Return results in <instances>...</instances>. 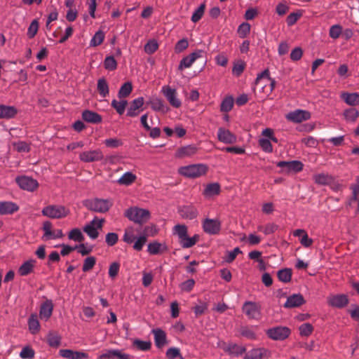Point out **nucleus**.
Here are the masks:
<instances>
[{
  "label": "nucleus",
  "instance_id": "nucleus-1",
  "mask_svg": "<svg viewBox=\"0 0 359 359\" xmlns=\"http://www.w3.org/2000/svg\"><path fill=\"white\" fill-rule=\"evenodd\" d=\"M255 85V88L260 87L262 92L268 96L273 92L276 81L270 77L269 69H265L257 75Z\"/></svg>",
  "mask_w": 359,
  "mask_h": 359
},
{
  "label": "nucleus",
  "instance_id": "nucleus-2",
  "mask_svg": "<svg viewBox=\"0 0 359 359\" xmlns=\"http://www.w3.org/2000/svg\"><path fill=\"white\" fill-rule=\"evenodd\" d=\"M112 202L109 199L95 198L86 200L84 205L90 211L105 213L112 206Z\"/></svg>",
  "mask_w": 359,
  "mask_h": 359
},
{
  "label": "nucleus",
  "instance_id": "nucleus-3",
  "mask_svg": "<svg viewBox=\"0 0 359 359\" xmlns=\"http://www.w3.org/2000/svg\"><path fill=\"white\" fill-rule=\"evenodd\" d=\"M124 215L135 223L142 224L149 219L150 212L146 209L132 207L126 210Z\"/></svg>",
  "mask_w": 359,
  "mask_h": 359
},
{
  "label": "nucleus",
  "instance_id": "nucleus-4",
  "mask_svg": "<svg viewBox=\"0 0 359 359\" xmlns=\"http://www.w3.org/2000/svg\"><path fill=\"white\" fill-rule=\"evenodd\" d=\"M207 170L208 167L204 164H193L180 167L178 172L182 176L196 178L205 175Z\"/></svg>",
  "mask_w": 359,
  "mask_h": 359
},
{
  "label": "nucleus",
  "instance_id": "nucleus-5",
  "mask_svg": "<svg viewBox=\"0 0 359 359\" xmlns=\"http://www.w3.org/2000/svg\"><path fill=\"white\" fill-rule=\"evenodd\" d=\"M42 215L52 219H60L65 217L69 213V210L63 205H50L43 208Z\"/></svg>",
  "mask_w": 359,
  "mask_h": 359
},
{
  "label": "nucleus",
  "instance_id": "nucleus-6",
  "mask_svg": "<svg viewBox=\"0 0 359 359\" xmlns=\"http://www.w3.org/2000/svg\"><path fill=\"white\" fill-rule=\"evenodd\" d=\"M104 222V219H98L97 217H95L92 221L85 225L83 227V231L90 239L95 240L98 237V230H101L102 229Z\"/></svg>",
  "mask_w": 359,
  "mask_h": 359
},
{
  "label": "nucleus",
  "instance_id": "nucleus-7",
  "mask_svg": "<svg viewBox=\"0 0 359 359\" xmlns=\"http://www.w3.org/2000/svg\"><path fill=\"white\" fill-rule=\"evenodd\" d=\"M242 311L249 319L258 320L262 317L261 306L255 302L247 301L244 302Z\"/></svg>",
  "mask_w": 359,
  "mask_h": 359
},
{
  "label": "nucleus",
  "instance_id": "nucleus-8",
  "mask_svg": "<svg viewBox=\"0 0 359 359\" xmlns=\"http://www.w3.org/2000/svg\"><path fill=\"white\" fill-rule=\"evenodd\" d=\"M290 330L287 327L278 326L269 328L266 330L267 336L276 341H283L287 339L290 334Z\"/></svg>",
  "mask_w": 359,
  "mask_h": 359
},
{
  "label": "nucleus",
  "instance_id": "nucleus-9",
  "mask_svg": "<svg viewBox=\"0 0 359 359\" xmlns=\"http://www.w3.org/2000/svg\"><path fill=\"white\" fill-rule=\"evenodd\" d=\"M15 182L20 189L30 192L34 191L39 187L36 180L26 175L18 176Z\"/></svg>",
  "mask_w": 359,
  "mask_h": 359
},
{
  "label": "nucleus",
  "instance_id": "nucleus-10",
  "mask_svg": "<svg viewBox=\"0 0 359 359\" xmlns=\"http://www.w3.org/2000/svg\"><path fill=\"white\" fill-rule=\"evenodd\" d=\"M161 92L165 97L172 107L175 108H179L181 107L182 102L177 97L176 89L171 88L170 86L165 85L161 88Z\"/></svg>",
  "mask_w": 359,
  "mask_h": 359
},
{
  "label": "nucleus",
  "instance_id": "nucleus-11",
  "mask_svg": "<svg viewBox=\"0 0 359 359\" xmlns=\"http://www.w3.org/2000/svg\"><path fill=\"white\" fill-rule=\"evenodd\" d=\"M271 357V351L264 347L254 348L250 350L243 359H264Z\"/></svg>",
  "mask_w": 359,
  "mask_h": 359
},
{
  "label": "nucleus",
  "instance_id": "nucleus-12",
  "mask_svg": "<svg viewBox=\"0 0 359 359\" xmlns=\"http://www.w3.org/2000/svg\"><path fill=\"white\" fill-rule=\"evenodd\" d=\"M203 229L208 234H217L221 230V222L219 219L206 218L203 222Z\"/></svg>",
  "mask_w": 359,
  "mask_h": 359
},
{
  "label": "nucleus",
  "instance_id": "nucleus-13",
  "mask_svg": "<svg viewBox=\"0 0 359 359\" xmlns=\"http://www.w3.org/2000/svg\"><path fill=\"white\" fill-rule=\"evenodd\" d=\"M104 155L100 149L83 151L79 154V159L85 163H91L102 160Z\"/></svg>",
  "mask_w": 359,
  "mask_h": 359
},
{
  "label": "nucleus",
  "instance_id": "nucleus-14",
  "mask_svg": "<svg viewBox=\"0 0 359 359\" xmlns=\"http://www.w3.org/2000/svg\"><path fill=\"white\" fill-rule=\"evenodd\" d=\"M203 53V50H196L189 55L184 57L180 62L178 69L183 70L184 68H189L198 58L202 57Z\"/></svg>",
  "mask_w": 359,
  "mask_h": 359
},
{
  "label": "nucleus",
  "instance_id": "nucleus-15",
  "mask_svg": "<svg viewBox=\"0 0 359 359\" xmlns=\"http://www.w3.org/2000/svg\"><path fill=\"white\" fill-rule=\"evenodd\" d=\"M310 118V113L302 109L294 110L286 115V118L294 123H301L304 121L309 120Z\"/></svg>",
  "mask_w": 359,
  "mask_h": 359
},
{
  "label": "nucleus",
  "instance_id": "nucleus-16",
  "mask_svg": "<svg viewBox=\"0 0 359 359\" xmlns=\"http://www.w3.org/2000/svg\"><path fill=\"white\" fill-rule=\"evenodd\" d=\"M217 138L224 144H234L237 142L236 135L224 128H219L218 129Z\"/></svg>",
  "mask_w": 359,
  "mask_h": 359
},
{
  "label": "nucleus",
  "instance_id": "nucleus-17",
  "mask_svg": "<svg viewBox=\"0 0 359 359\" xmlns=\"http://www.w3.org/2000/svg\"><path fill=\"white\" fill-rule=\"evenodd\" d=\"M277 166L285 168L287 172H299L303 170L304 165L299 161H279Z\"/></svg>",
  "mask_w": 359,
  "mask_h": 359
},
{
  "label": "nucleus",
  "instance_id": "nucleus-18",
  "mask_svg": "<svg viewBox=\"0 0 359 359\" xmlns=\"http://www.w3.org/2000/svg\"><path fill=\"white\" fill-rule=\"evenodd\" d=\"M327 303L333 307L343 308L348 304V299L346 294L331 295L327 297Z\"/></svg>",
  "mask_w": 359,
  "mask_h": 359
},
{
  "label": "nucleus",
  "instance_id": "nucleus-19",
  "mask_svg": "<svg viewBox=\"0 0 359 359\" xmlns=\"http://www.w3.org/2000/svg\"><path fill=\"white\" fill-rule=\"evenodd\" d=\"M180 215L186 219H194L197 217L198 211L194 205H183L178 210Z\"/></svg>",
  "mask_w": 359,
  "mask_h": 359
},
{
  "label": "nucleus",
  "instance_id": "nucleus-20",
  "mask_svg": "<svg viewBox=\"0 0 359 359\" xmlns=\"http://www.w3.org/2000/svg\"><path fill=\"white\" fill-rule=\"evenodd\" d=\"M304 303V298L301 294H294L287 298L283 306L287 309H292L299 307Z\"/></svg>",
  "mask_w": 359,
  "mask_h": 359
},
{
  "label": "nucleus",
  "instance_id": "nucleus-21",
  "mask_svg": "<svg viewBox=\"0 0 359 359\" xmlns=\"http://www.w3.org/2000/svg\"><path fill=\"white\" fill-rule=\"evenodd\" d=\"M59 355L67 359H86L88 355L84 352L76 351L71 349H61L59 351Z\"/></svg>",
  "mask_w": 359,
  "mask_h": 359
},
{
  "label": "nucleus",
  "instance_id": "nucleus-22",
  "mask_svg": "<svg viewBox=\"0 0 359 359\" xmlns=\"http://www.w3.org/2000/svg\"><path fill=\"white\" fill-rule=\"evenodd\" d=\"M19 210V206L12 201H0V215H11Z\"/></svg>",
  "mask_w": 359,
  "mask_h": 359
},
{
  "label": "nucleus",
  "instance_id": "nucleus-23",
  "mask_svg": "<svg viewBox=\"0 0 359 359\" xmlns=\"http://www.w3.org/2000/svg\"><path fill=\"white\" fill-rule=\"evenodd\" d=\"M147 104H149L151 108L155 111L166 112L168 109L164 101L157 97H150Z\"/></svg>",
  "mask_w": 359,
  "mask_h": 359
},
{
  "label": "nucleus",
  "instance_id": "nucleus-24",
  "mask_svg": "<svg viewBox=\"0 0 359 359\" xmlns=\"http://www.w3.org/2000/svg\"><path fill=\"white\" fill-rule=\"evenodd\" d=\"M152 333L154 337L155 345L157 348H161L167 344L166 333L161 329H154Z\"/></svg>",
  "mask_w": 359,
  "mask_h": 359
},
{
  "label": "nucleus",
  "instance_id": "nucleus-25",
  "mask_svg": "<svg viewBox=\"0 0 359 359\" xmlns=\"http://www.w3.org/2000/svg\"><path fill=\"white\" fill-rule=\"evenodd\" d=\"M53 310V305L51 300L48 299L44 302L40 308L39 316L41 319L48 320L52 316Z\"/></svg>",
  "mask_w": 359,
  "mask_h": 359
},
{
  "label": "nucleus",
  "instance_id": "nucleus-26",
  "mask_svg": "<svg viewBox=\"0 0 359 359\" xmlns=\"http://www.w3.org/2000/svg\"><path fill=\"white\" fill-rule=\"evenodd\" d=\"M314 182L320 186L330 185L334 182V177L327 173H317L313 175Z\"/></svg>",
  "mask_w": 359,
  "mask_h": 359
},
{
  "label": "nucleus",
  "instance_id": "nucleus-27",
  "mask_svg": "<svg viewBox=\"0 0 359 359\" xmlns=\"http://www.w3.org/2000/svg\"><path fill=\"white\" fill-rule=\"evenodd\" d=\"M221 191V187L219 183H210L206 185L205 188L203 191V195L207 198H210L215 196H217L219 194Z\"/></svg>",
  "mask_w": 359,
  "mask_h": 359
},
{
  "label": "nucleus",
  "instance_id": "nucleus-28",
  "mask_svg": "<svg viewBox=\"0 0 359 359\" xmlns=\"http://www.w3.org/2000/svg\"><path fill=\"white\" fill-rule=\"evenodd\" d=\"M341 99L350 106L359 105V93H346L343 92L340 95Z\"/></svg>",
  "mask_w": 359,
  "mask_h": 359
},
{
  "label": "nucleus",
  "instance_id": "nucleus-29",
  "mask_svg": "<svg viewBox=\"0 0 359 359\" xmlns=\"http://www.w3.org/2000/svg\"><path fill=\"white\" fill-rule=\"evenodd\" d=\"M223 349L229 355L238 356L245 353L246 348L245 346L238 345L236 344H229L223 347Z\"/></svg>",
  "mask_w": 359,
  "mask_h": 359
},
{
  "label": "nucleus",
  "instance_id": "nucleus-30",
  "mask_svg": "<svg viewBox=\"0 0 359 359\" xmlns=\"http://www.w3.org/2000/svg\"><path fill=\"white\" fill-rule=\"evenodd\" d=\"M82 118L90 123H100L102 122V116L97 112L90 110H84L82 112Z\"/></svg>",
  "mask_w": 359,
  "mask_h": 359
},
{
  "label": "nucleus",
  "instance_id": "nucleus-31",
  "mask_svg": "<svg viewBox=\"0 0 359 359\" xmlns=\"http://www.w3.org/2000/svg\"><path fill=\"white\" fill-rule=\"evenodd\" d=\"M17 109L13 106L0 105V118H12L17 114Z\"/></svg>",
  "mask_w": 359,
  "mask_h": 359
},
{
  "label": "nucleus",
  "instance_id": "nucleus-32",
  "mask_svg": "<svg viewBox=\"0 0 359 359\" xmlns=\"http://www.w3.org/2000/svg\"><path fill=\"white\" fill-rule=\"evenodd\" d=\"M198 151V149L194 145H187L180 148L177 153L176 156L178 158H184L185 156H191L194 155Z\"/></svg>",
  "mask_w": 359,
  "mask_h": 359
},
{
  "label": "nucleus",
  "instance_id": "nucleus-33",
  "mask_svg": "<svg viewBox=\"0 0 359 359\" xmlns=\"http://www.w3.org/2000/svg\"><path fill=\"white\" fill-rule=\"evenodd\" d=\"M28 326L32 334L37 333L40 330V324L36 313H32L28 319Z\"/></svg>",
  "mask_w": 359,
  "mask_h": 359
},
{
  "label": "nucleus",
  "instance_id": "nucleus-34",
  "mask_svg": "<svg viewBox=\"0 0 359 359\" xmlns=\"http://www.w3.org/2000/svg\"><path fill=\"white\" fill-rule=\"evenodd\" d=\"M34 260H28L25 262L18 269V273L25 276L33 271L34 266Z\"/></svg>",
  "mask_w": 359,
  "mask_h": 359
},
{
  "label": "nucleus",
  "instance_id": "nucleus-35",
  "mask_svg": "<svg viewBox=\"0 0 359 359\" xmlns=\"http://www.w3.org/2000/svg\"><path fill=\"white\" fill-rule=\"evenodd\" d=\"M97 91L102 97H106L109 93V86L104 78L99 79L97 84Z\"/></svg>",
  "mask_w": 359,
  "mask_h": 359
},
{
  "label": "nucleus",
  "instance_id": "nucleus-36",
  "mask_svg": "<svg viewBox=\"0 0 359 359\" xmlns=\"http://www.w3.org/2000/svg\"><path fill=\"white\" fill-rule=\"evenodd\" d=\"M136 179V176L131 172H125L118 180L117 182L121 185L128 186L133 183Z\"/></svg>",
  "mask_w": 359,
  "mask_h": 359
},
{
  "label": "nucleus",
  "instance_id": "nucleus-37",
  "mask_svg": "<svg viewBox=\"0 0 359 359\" xmlns=\"http://www.w3.org/2000/svg\"><path fill=\"white\" fill-rule=\"evenodd\" d=\"M198 239L199 236L197 234H195L192 237H189L187 235L184 238H183V239L180 241V243L182 248H189L194 246L198 241Z\"/></svg>",
  "mask_w": 359,
  "mask_h": 359
},
{
  "label": "nucleus",
  "instance_id": "nucleus-38",
  "mask_svg": "<svg viewBox=\"0 0 359 359\" xmlns=\"http://www.w3.org/2000/svg\"><path fill=\"white\" fill-rule=\"evenodd\" d=\"M277 276L280 281L289 283L292 278V269L289 268L280 269L278 271Z\"/></svg>",
  "mask_w": 359,
  "mask_h": 359
},
{
  "label": "nucleus",
  "instance_id": "nucleus-39",
  "mask_svg": "<svg viewBox=\"0 0 359 359\" xmlns=\"http://www.w3.org/2000/svg\"><path fill=\"white\" fill-rule=\"evenodd\" d=\"M344 116L346 121L353 123L359 116V111L355 108H349L344 111Z\"/></svg>",
  "mask_w": 359,
  "mask_h": 359
},
{
  "label": "nucleus",
  "instance_id": "nucleus-40",
  "mask_svg": "<svg viewBox=\"0 0 359 359\" xmlns=\"http://www.w3.org/2000/svg\"><path fill=\"white\" fill-rule=\"evenodd\" d=\"M133 346L137 348L138 350L147 351L151 348V343L150 341H142L138 339H135L133 341Z\"/></svg>",
  "mask_w": 359,
  "mask_h": 359
},
{
  "label": "nucleus",
  "instance_id": "nucleus-41",
  "mask_svg": "<svg viewBox=\"0 0 359 359\" xmlns=\"http://www.w3.org/2000/svg\"><path fill=\"white\" fill-rule=\"evenodd\" d=\"M233 106V98L232 96L226 97L222 102L220 105V110L222 112L230 111Z\"/></svg>",
  "mask_w": 359,
  "mask_h": 359
},
{
  "label": "nucleus",
  "instance_id": "nucleus-42",
  "mask_svg": "<svg viewBox=\"0 0 359 359\" xmlns=\"http://www.w3.org/2000/svg\"><path fill=\"white\" fill-rule=\"evenodd\" d=\"M165 249V248L164 246H163L162 244H161L158 242L155 241L153 243H150L148 245L147 251L151 255H157V254L161 252Z\"/></svg>",
  "mask_w": 359,
  "mask_h": 359
},
{
  "label": "nucleus",
  "instance_id": "nucleus-43",
  "mask_svg": "<svg viewBox=\"0 0 359 359\" xmlns=\"http://www.w3.org/2000/svg\"><path fill=\"white\" fill-rule=\"evenodd\" d=\"M133 90L132 83L130 82L124 83L120 88L118 96L119 98L128 97Z\"/></svg>",
  "mask_w": 359,
  "mask_h": 359
},
{
  "label": "nucleus",
  "instance_id": "nucleus-44",
  "mask_svg": "<svg viewBox=\"0 0 359 359\" xmlns=\"http://www.w3.org/2000/svg\"><path fill=\"white\" fill-rule=\"evenodd\" d=\"M127 104L128 102L126 100L117 101L116 100H113L111 101V107H114L116 112L120 115L124 113Z\"/></svg>",
  "mask_w": 359,
  "mask_h": 359
},
{
  "label": "nucleus",
  "instance_id": "nucleus-45",
  "mask_svg": "<svg viewBox=\"0 0 359 359\" xmlns=\"http://www.w3.org/2000/svg\"><path fill=\"white\" fill-rule=\"evenodd\" d=\"M278 229V226L273 223H269L265 226L259 225L257 227L258 231H262L265 235H269L274 233Z\"/></svg>",
  "mask_w": 359,
  "mask_h": 359
},
{
  "label": "nucleus",
  "instance_id": "nucleus-46",
  "mask_svg": "<svg viewBox=\"0 0 359 359\" xmlns=\"http://www.w3.org/2000/svg\"><path fill=\"white\" fill-rule=\"evenodd\" d=\"M158 48V43L155 39H151L144 45V52L149 55L154 53Z\"/></svg>",
  "mask_w": 359,
  "mask_h": 359
},
{
  "label": "nucleus",
  "instance_id": "nucleus-47",
  "mask_svg": "<svg viewBox=\"0 0 359 359\" xmlns=\"http://www.w3.org/2000/svg\"><path fill=\"white\" fill-rule=\"evenodd\" d=\"M165 355L168 359H183L180 348L177 347L169 348Z\"/></svg>",
  "mask_w": 359,
  "mask_h": 359
},
{
  "label": "nucleus",
  "instance_id": "nucleus-48",
  "mask_svg": "<svg viewBox=\"0 0 359 359\" xmlns=\"http://www.w3.org/2000/svg\"><path fill=\"white\" fill-rule=\"evenodd\" d=\"M96 264V258L93 256L86 257L83 264L82 270L83 272H87L91 270Z\"/></svg>",
  "mask_w": 359,
  "mask_h": 359
},
{
  "label": "nucleus",
  "instance_id": "nucleus-49",
  "mask_svg": "<svg viewBox=\"0 0 359 359\" xmlns=\"http://www.w3.org/2000/svg\"><path fill=\"white\" fill-rule=\"evenodd\" d=\"M299 334L302 337H309L312 334L313 327L311 324L306 323L301 325L299 327Z\"/></svg>",
  "mask_w": 359,
  "mask_h": 359
},
{
  "label": "nucleus",
  "instance_id": "nucleus-50",
  "mask_svg": "<svg viewBox=\"0 0 359 359\" xmlns=\"http://www.w3.org/2000/svg\"><path fill=\"white\" fill-rule=\"evenodd\" d=\"M240 334L243 337L250 340H255L257 339L255 332L251 328L246 326L241 327Z\"/></svg>",
  "mask_w": 359,
  "mask_h": 359
},
{
  "label": "nucleus",
  "instance_id": "nucleus-51",
  "mask_svg": "<svg viewBox=\"0 0 359 359\" xmlns=\"http://www.w3.org/2000/svg\"><path fill=\"white\" fill-rule=\"evenodd\" d=\"M259 145L262 149L266 153L273 152V146L269 140L266 138H260L259 140Z\"/></svg>",
  "mask_w": 359,
  "mask_h": 359
},
{
  "label": "nucleus",
  "instance_id": "nucleus-52",
  "mask_svg": "<svg viewBox=\"0 0 359 359\" xmlns=\"http://www.w3.org/2000/svg\"><path fill=\"white\" fill-rule=\"evenodd\" d=\"M104 67L106 69L113 71L117 67V62L113 56H107L104 61Z\"/></svg>",
  "mask_w": 359,
  "mask_h": 359
},
{
  "label": "nucleus",
  "instance_id": "nucleus-53",
  "mask_svg": "<svg viewBox=\"0 0 359 359\" xmlns=\"http://www.w3.org/2000/svg\"><path fill=\"white\" fill-rule=\"evenodd\" d=\"M68 238L70 240H73L74 241L81 242L83 241L84 237L79 229H73L68 235Z\"/></svg>",
  "mask_w": 359,
  "mask_h": 359
},
{
  "label": "nucleus",
  "instance_id": "nucleus-54",
  "mask_svg": "<svg viewBox=\"0 0 359 359\" xmlns=\"http://www.w3.org/2000/svg\"><path fill=\"white\" fill-rule=\"evenodd\" d=\"M104 39V34L102 31L97 32L92 39L90 40V46H97L100 45Z\"/></svg>",
  "mask_w": 359,
  "mask_h": 359
},
{
  "label": "nucleus",
  "instance_id": "nucleus-55",
  "mask_svg": "<svg viewBox=\"0 0 359 359\" xmlns=\"http://www.w3.org/2000/svg\"><path fill=\"white\" fill-rule=\"evenodd\" d=\"M39 29V22L37 20H34L30 23L28 29H27V36L29 39H32L35 36Z\"/></svg>",
  "mask_w": 359,
  "mask_h": 359
},
{
  "label": "nucleus",
  "instance_id": "nucleus-56",
  "mask_svg": "<svg viewBox=\"0 0 359 359\" xmlns=\"http://www.w3.org/2000/svg\"><path fill=\"white\" fill-rule=\"evenodd\" d=\"M250 32V25L248 22L241 23L238 28V34L241 38H245Z\"/></svg>",
  "mask_w": 359,
  "mask_h": 359
},
{
  "label": "nucleus",
  "instance_id": "nucleus-57",
  "mask_svg": "<svg viewBox=\"0 0 359 359\" xmlns=\"http://www.w3.org/2000/svg\"><path fill=\"white\" fill-rule=\"evenodd\" d=\"M341 32L342 27L339 25H334L330 27L329 35L332 39H336L340 36Z\"/></svg>",
  "mask_w": 359,
  "mask_h": 359
},
{
  "label": "nucleus",
  "instance_id": "nucleus-58",
  "mask_svg": "<svg viewBox=\"0 0 359 359\" xmlns=\"http://www.w3.org/2000/svg\"><path fill=\"white\" fill-rule=\"evenodd\" d=\"M175 233L178 236L179 241L187 235V227L184 224H177L174 227Z\"/></svg>",
  "mask_w": 359,
  "mask_h": 359
},
{
  "label": "nucleus",
  "instance_id": "nucleus-59",
  "mask_svg": "<svg viewBox=\"0 0 359 359\" xmlns=\"http://www.w3.org/2000/svg\"><path fill=\"white\" fill-rule=\"evenodd\" d=\"M205 11V4H201L196 11L194 12L191 16V21L193 22H197L203 17Z\"/></svg>",
  "mask_w": 359,
  "mask_h": 359
},
{
  "label": "nucleus",
  "instance_id": "nucleus-60",
  "mask_svg": "<svg viewBox=\"0 0 359 359\" xmlns=\"http://www.w3.org/2000/svg\"><path fill=\"white\" fill-rule=\"evenodd\" d=\"M189 47V42L187 39H182L177 42L175 46V51L177 53H182Z\"/></svg>",
  "mask_w": 359,
  "mask_h": 359
},
{
  "label": "nucleus",
  "instance_id": "nucleus-61",
  "mask_svg": "<svg viewBox=\"0 0 359 359\" xmlns=\"http://www.w3.org/2000/svg\"><path fill=\"white\" fill-rule=\"evenodd\" d=\"M118 240V236L116 233H108L105 236V242L108 246H114Z\"/></svg>",
  "mask_w": 359,
  "mask_h": 359
},
{
  "label": "nucleus",
  "instance_id": "nucleus-62",
  "mask_svg": "<svg viewBox=\"0 0 359 359\" xmlns=\"http://www.w3.org/2000/svg\"><path fill=\"white\" fill-rule=\"evenodd\" d=\"M120 269V264L117 262H112L109 267V276L114 278L118 273Z\"/></svg>",
  "mask_w": 359,
  "mask_h": 359
},
{
  "label": "nucleus",
  "instance_id": "nucleus-63",
  "mask_svg": "<svg viewBox=\"0 0 359 359\" xmlns=\"http://www.w3.org/2000/svg\"><path fill=\"white\" fill-rule=\"evenodd\" d=\"M20 356L23 359H32L34 357V351L32 348L26 346L22 349Z\"/></svg>",
  "mask_w": 359,
  "mask_h": 359
},
{
  "label": "nucleus",
  "instance_id": "nucleus-64",
  "mask_svg": "<svg viewBox=\"0 0 359 359\" xmlns=\"http://www.w3.org/2000/svg\"><path fill=\"white\" fill-rule=\"evenodd\" d=\"M104 143L106 147L109 148H117L123 144L122 141L117 138L106 139Z\"/></svg>",
  "mask_w": 359,
  "mask_h": 359
}]
</instances>
